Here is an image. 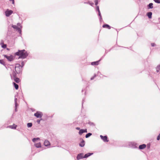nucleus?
<instances>
[{
	"label": "nucleus",
	"instance_id": "obj_18",
	"mask_svg": "<svg viewBox=\"0 0 160 160\" xmlns=\"http://www.w3.org/2000/svg\"><path fill=\"white\" fill-rule=\"evenodd\" d=\"M34 145L35 147L37 148H38L41 147V144L40 142L35 143Z\"/></svg>",
	"mask_w": 160,
	"mask_h": 160
},
{
	"label": "nucleus",
	"instance_id": "obj_17",
	"mask_svg": "<svg viewBox=\"0 0 160 160\" xmlns=\"http://www.w3.org/2000/svg\"><path fill=\"white\" fill-rule=\"evenodd\" d=\"M13 84L14 86V88L18 90V84H17L14 82H13Z\"/></svg>",
	"mask_w": 160,
	"mask_h": 160
},
{
	"label": "nucleus",
	"instance_id": "obj_23",
	"mask_svg": "<svg viewBox=\"0 0 160 160\" xmlns=\"http://www.w3.org/2000/svg\"><path fill=\"white\" fill-rule=\"evenodd\" d=\"M92 135V134L91 133H89L88 134H87L86 136H85V137L86 138H88L89 137H90V136H91V135Z\"/></svg>",
	"mask_w": 160,
	"mask_h": 160
},
{
	"label": "nucleus",
	"instance_id": "obj_8",
	"mask_svg": "<svg viewBox=\"0 0 160 160\" xmlns=\"http://www.w3.org/2000/svg\"><path fill=\"white\" fill-rule=\"evenodd\" d=\"M87 130L86 129H80V131L79 132V133L80 135H82V134L84 132H87Z\"/></svg>",
	"mask_w": 160,
	"mask_h": 160
},
{
	"label": "nucleus",
	"instance_id": "obj_11",
	"mask_svg": "<svg viewBox=\"0 0 160 160\" xmlns=\"http://www.w3.org/2000/svg\"><path fill=\"white\" fill-rule=\"evenodd\" d=\"M100 61V60H99L96 62H92L91 63V65H97L99 64Z\"/></svg>",
	"mask_w": 160,
	"mask_h": 160
},
{
	"label": "nucleus",
	"instance_id": "obj_4",
	"mask_svg": "<svg viewBox=\"0 0 160 160\" xmlns=\"http://www.w3.org/2000/svg\"><path fill=\"white\" fill-rule=\"evenodd\" d=\"M13 13V11L11 10L7 9L5 12L6 16L8 17Z\"/></svg>",
	"mask_w": 160,
	"mask_h": 160
},
{
	"label": "nucleus",
	"instance_id": "obj_7",
	"mask_svg": "<svg viewBox=\"0 0 160 160\" xmlns=\"http://www.w3.org/2000/svg\"><path fill=\"white\" fill-rule=\"evenodd\" d=\"M83 158H84L83 154L82 153H80L78 154L77 157V158L78 160H79Z\"/></svg>",
	"mask_w": 160,
	"mask_h": 160
},
{
	"label": "nucleus",
	"instance_id": "obj_29",
	"mask_svg": "<svg viewBox=\"0 0 160 160\" xmlns=\"http://www.w3.org/2000/svg\"><path fill=\"white\" fill-rule=\"evenodd\" d=\"M94 2L95 3L96 5H97L98 3V0H94Z\"/></svg>",
	"mask_w": 160,
	"mask_h": 160
},
{
	"label": "nucleus",
	"instance_id": "obj_14",
	"mask_svg": "<svg viewBox=\"0 0 160 160\" xmlns=\"http://www.w3.org/2000/svg\"><path fill=\"white\" fill-rule=\"evenodd\" d=\"M102 27L103 28H108V29H111V27L110 26H109L107 24H104L102 26Z\"/></svg>",
	"mask_w": 160,
	"mask_h": 160
},
{
	"label": "nucleus",
	"instance_id": "obj_40",
	"mask_svg": "<svg viewBox=\"0 0 160 160\" xmlns=\"http://www.w3.org/2000/svg\"><path fill=\"white\" fill-rule=\"evenodd\" d=\"M92 79H93V78H91V80H92Z\"/></svg>",
	"mask_w": 160,
	"mask_h": 160
},
{
	"label": "nucleus",
	"instance_id": "obj_9",
	"mask_svg": "<svg viewBox=\"0 0 160 160\" xmlns=\"http://www.w3.org/2000/svg\"><path fill=\"white\" fill-rule=\"evenodd\" d=\"M81 142L79 144V145L81 147H83L85 145V141L82 139H81Z\"/></svg>",
	"mask_w": 160,
	"mask_h": 160
},
{
	"label": "nucleus",
	"instance_id": "obj_24",
	"mask_svg": "<svg viewBox=\"0 0 160 160\" xmlns=\"http://www.w3.org/2000/svg\"><path fill=\"white\" fill-rule=\"evenodd\" d=\"M39 138H34L32 139V141L33 142H35L36 140H39Z\"/></svg>",
	"mask_w": 160,
	"mask_h": 160
},
{
	"label": "nucleus",
	"instance_id": "obj_10",
	"mask_svg": "<svg viewBox=\"0 0 160 160\" xmlns=\"http://www.w3.org/2000/svg\"><path fill=\"white\" fill-rule=\"evenodd\" d=\"M44 145L46 146H50V142L48 140H45L44 143Z\"/></svg>",
	"mask_w": 160,
	"mask_h": 160
},
{
	"label": "nucleus",
	"instance_id": "obj_21",
	"mask_svg": "<svg viewBox=\"0 0 160 160\" xmlns=\"http://www.w3.org/2000/svg\"><path fill=\"white\" fill-rule=\"evenodd\" d=\"M1 44L2 45V48H5L7 47V45L4 44L3 42H2L1 43Z\"/></svg>",
	"mask_w": 160,
	"mask_h": 160
},
{
	"label": "nucleus",
	"instance_id": "obj_39",
	"mask_svg": "<svg viewBox=\"0 0 160 160\" xmlns=\"http://www.w3.org/2000/svg\"><path fill=\"white\" fill-rule=\"evenodd\" d=\"M90 5H92L93 4V3H89Z\"/></svg>",
	"mask_w": 160,
	"mask_h": 160
},
{
	"label": "nucleus",
	"instance_id": "obj_5",
	"mask_svg": "<svg viewBox=\"0 0 160 160\" xmlns=\"http://www.w3.org/2000/svg\"><path fill=\"white\" fill-rule=\"evenodd\" d=\"M34 115L37 118H41L42 117V113L38 112L34 113Z\"/></svg>",
	"mask_w": 160,
	"mask_h": 160
},
{
	"label": "nucleus",
	"instance_id": "obj_2",
	"mask_svg": "<svg viewBox=\"0 0 160 160\" xmlns=\"http://www.w3.org/2000/svg\"><path fill=\"white\" fill-rule=\"evenodd\" d=\"M22 67L19 64L16 65L15 70L17 73H20L22 72Z\"/></svg>",
	"mask_w": 160,
	"mask_h": 160
},
{
	"label": "nucleus",
	"instance_id": "obj_28",
	"mask_svg": "<svg viewBox=\"0 0 160 160\" xmlns=\"http://www.w3.org/2000/svg\"><path fill=\"white\" fill-rule=\"evenodd\" d=\"M12 27L14 28H15V29H18V28L16 26V25H13V26H12Z\"/></svg>",
	"mask_w": 160,
	"mask_h": 160
},
{
	"label": "nucleus",
	"instance_id": "obj_16",
	"mask_svg": "<svg viewBox=\"0 0 160 160\" xmlns=\"http://www.w3.org/2000/svg\"><path fill=\"white\" fill-rule=\"evenodd\" d=\"M92 154H93L92 153H87L84 156V158H87Z\"/></svg>",
	"mask_w": 160,
	"mask_h": 160
},
{
	"label": "nucleus",
	"instance_id": "obj_13",
	"mask_svg": "<svg viewBox=\"0 0 160 160\" xmlns=\"http://www.w3.org/2000/svg\"><path fill=\"white\" fill-rule=\"evenodd\" d=\"M146 147V145L145 144H143L140 145L139 147V148L140 149H142L145 148Z\"/></svg>",
	"mask_w": 160,
	"mask_h": 160
},
{
	"label": "nucleus",
	"instance_id": "obj_36",
	"mask_svg": "<svg viewBox=\"0 0 160 160\" xmlns=\"http://www.w3.org/2000/svg\"><path fill=\"white\" fill-rule=\"evenodd\" d=\"M76 129H77V130H80V128H78V127H77L76 128Z\"/></svg>",
	"mask_w": 160,
	"mask_h": 160
},
{
	"label": "nucleus",
	"instance_id": "obj_38",
	"mask_svg": "<svg viewBox=\"0 0 160 160\" xmlns=\"http://www.w3.org/2000/svg\"><path fill=\"white\" fill-rule=\"evenodd\" d=\"M7 50H8V51H9L10 50V49L9 48H7Z\"/></svg>",
	"mask_w": 160,
	"mask_h": 160
},
{
	"label": "nucleus",
	"instance_id": "obj_20",
	"mask_svg": "<svg viewBox=\"0 0 160 160\" xmlns=\"http://www.w3.org/2000/svg\"><path fill=\"white\" fill-rule=\"evenodd\" d=\"M153 3H150L149 5H148V8H153Z\"/></svg>",
	"mask_w": 160,
	"mask_h": 160
},
{
	"label": "nucleus",
	"instance_id": "obj_3",
	"mask_svg": "<svg viewBox=\"0 0 160 160\" xmlns=\"http://www.w3.org/2000/svg\"><path fill=\"white\" fill-rule=\"evenodd\" d=\"M3 56L9 61H11L13 60V56L12 55H10V56H8L6 55H4Z\"/></svg>",
	"mask_w": 160,
	"mask_h": 160
},
{
	"label": "nucleus",
	"instance_id": "obj_1",
	"mask_svg": "<svg viewBox=\"0 0 160 160\" xmlns=\"http://www.w3.org/2000/svg\"><path fill=\"white\" fill-rule=\"evenodd\" d=\"M15 55L19 56V58H25L28 56V53L25 50H18L15 53Z\"/></svg>",
	"mask_w": 160,
	"mask_h": 160
},
{
	"label": "nucleus",
	"instance_id": "obj_6",
	"mask_svg": "<svg viewBox=\"0 0 160 160\" xmlns=\"http://www.w3.org/2000/svg\"><path fill=\"white\" fill-rule=\"evenodd\" d=\"M100 137L101 138V139L104 142H108V138H107V136H103L102 135H100Z\"/></svg>",
	"mask_w": 160,
	"mask_h": 160
},
{
	"label": "nucleus",
	"instance_id": "obj_34",
	"mask_svg": "<svg viewBox=\"0 0 160 160\" xmlns=\"http://www.w3.org/2000/svg\"><path fill=\"white\" fill-rule=\"evenodd\" d=\"M96 9L98 10V11H100L99 9V8L98 6L97 7Z\"/></svg>",
	"mask_w": 160,
	"mask_h": 160
},
{
	"label": "nucleus",
	"instance_id": "obj_12",
	"mask_svg": "<svg viewBox=\"0 0 160 160\" xmlns=\"http://www.w3.org/2000/svg\"><path fill=\"white\" fill-rule=\"evenodd\" d=\"M13 79L15 82L18 83H19L21 81L19 78H17V77L13 78Z\"/></svg>",
	"mask_w": 160,
	"mask_h": 160
},
{
	"label": "nucleus",
	"instance_id": "obj_19",
	"mask_svg": "<svg viewBox=\"0 0 160 160\" xmlns=\"http://www.w3.org/2000/svg\"><path fill=\"white\" fill-rule=\"evenodd\" d=\"M152 12H151L147 13V16L149 18H152Z\"/></svg>",
	"mask_w": 160,
	"mask_h": 160
},
{
	"label": "nucleus",
	"instance_id": "obj_37",
	"mask_svg": "<svg viewBox=\"0 0 160 160\" xmlns=\"http://www.w3.org/2000/svg\"><path fill=\"white\" fill-rule=\"evenodd\" d=\"M37 122L38 123H39L40 122V120H37Z\"/></svg>",
	"mask_w": 160,
	"mask_h": 160
},
{
	"label": "nucleus",
	"instance_id": "obj_35",
	"mask_svg": "<svg viewBox=\"0 0 160 160\" xmlns=\"http://www.w3.org/2000/svg\"><path fill=\"white\" fill-rule=\"evenodd\" d=\"M98 12L99 16H100L101 17V13H100V11H98Z\"/></svg>",
	"mask_w": 160,
	"mask_h": 160
},
{
	"label": "nucleus",
	"instance_id": "obj_27",
	"mask_svg": "<svg viewBox=\"0 0 160 160\" xmlns=\"http://www.w3.org/2000/svg\"><path fill=\"white\" fill-rule=\"evenodd\" d=\"M0 63L3 65H4L5 62L2 60H0Z\"/></svg>",
	"mask_w": 160,
	"mask_h": 160
},
{
	"label": "nucleus",
	"instance_id": "obj_22",
	"mask_svg": "<svg viewBox=\"0 0 160 160\" xmlns=\"http://www.w3.org/2000/svg\"><path fill=\"white\" fill-rule=\"evenodd\" d=\"M156 70L157 72H160V66H158L156 68Z\"/></svg>",
	"mask_w": 160,
	"mask_h": 160
},
{
	"label": "nucleus",
	"instance_id": "obj_25",
	"mask_svg": "<svg viewBox=\"0 0 160 160\" xmlns=\"http://www.w3.org/2000/svg\"><path fill=\"white\" fill-rule=\"evenodd\" d=\"M32 125V124L31 123H28L27 124V126L28 127H31Z\"/></svg>",
	"mask_w": 160,
	"mask_h": 160
},
{
	"label": "nucleus",
	"instance_id": "obj_15",
	"mask_svg": "<svg viewBox=\"0 0 160 160\" xmlns=\"http://www.w3.org/2000/svg\"><path fill=\"white\" fill-rule=\"evenodd\" d=\"M17 126L16 125H15V124H13V125H10L8 127V128H9L12 129H15L16 128Z\"/></svg>",
	"mask_w": 160,
	"mask_h": 160
},
{
	"label": "nucleus",
	"instance_id": "obj_33",
	"mask_svg": "<svg viewBox=\"0 0 160 160\" xmlns=\"http://www.w3.org/2000/svg\"><path fill=\"white\" fill-rule=\"evenodd\" d=\"M10 1H12V4H14V0H9Z\"/></svg>",
	"mask_w": 160,
	"mask_h": 160
},
{
	"label": "nucleus",
	"instance_id": "obj_30",
	"mask_svg": "<svg viewBox=\"0 0 160 160\" xmlns=\"http://www.w3.org/2000/svg\"><path fill=\"white\" fill-rule=\"evenodd\" d=\"M156 2L160 3V0H153Z\"/></svg>",
	"mask_w": 160,
	"mask_h": 160
},
{
	"label": "nucleus",
	"instance_id": "obj_31",
	"mask_svg": "<svg viewBox=\"0 0 160 160\" xmlns=\"http://www.w3.org/2000/svg\"><path fill=\"white\" fill-rule=\"evenodd\" d=\"M160 139V133L159 134L157 138V140H159Z\"/></svg>",
	"mask_w": 160,
	"mask_h": 160
},
{
	"label": "nucleus",
	"instance_id": "obj_26",
	"mask_svg": "<svg viewBox=\"0 0 160 160\" xmlns=\"http://www.w3.org/2000/svg\"><path fill=\"white\" fill-rule=\"evenodd\" d=\"M13 78H16V73L15 72H14L12 74Z\"/></svg>",
	"mask_w": 160,
	"mask_h": 160
},
{
	"label": "nucleus",
	"instance_id": "obj_32",
	"mask_svg": "<svg viewBox=\"0 0 160 160\" xmlns=\"http://www.w3.org/2000/svg\"><path fill=\"white\" fill-rule=\"evenodd\" d=\"M151 45L152 46V47H154V46H155L156 44H155V43H152L151 44Z\"/></svg>",
	"mask_w": 160,
	"mask_h": 160
}]
</instances>
